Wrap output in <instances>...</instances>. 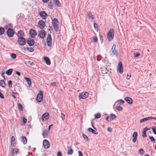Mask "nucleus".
Wrapping results in <instances>:
<instances>
[{"instance_id":"48","label":"nucleus","mask_w":156,"mask_h":156,"mask_svg":"<svg viewBox=\"0 0 156 156\" xmlns=\"http://www.w3.org/2000/svg\"><path fill=\"white\" fill-rule=\"evenodd\" d=\"M93 39L94 42H97L98 38L97 37H93Z\"/></svg>"},{"instance_id":"59","label":"nucleus","mask_w":156,"mask_h":156,"mask_svg":"<svg viewBox=\"0 0 156 156\" xmlns=\"http://www.w3.org/2000/svg\"><path fill=\"white\" fill-rule=\"evenodd\" d=\"M27 119L25 118L24 117L23 118V122L24 123H26L27 122Z\"/></svg>"},{"instance_id":"29","label":"nucleus","mask_w":156,"mask_h":156,"mask_svg":"<svg viewBox=\"0 0 156 156\" xmlns=\"http://www.w3.org/2000/svg\"><path fill=\"white\" fill-rule=\"evenodd\" d=\"M6 84L5 82L3 80H0V86L2 87H5V86Z\"/></svg>"},{"instance_id":"28","label":"nucleus","mask_w":156,"mask_h":156,"mask_svg":"<svg viewBox=\"0 0 156 156\" xmlns=\"http://www.w3.org/2000/svg\"><path fill=\"white\" fill-rule=\"evenodd\" d=\"M13 71L12 69H10L8 70L6 72V74L8 75H10L12 73Z\"/></svg>"},{"instance_id":"3","label":"nucleus","mask_w":156,"mask_h":156,"mask_svg":"<svg viewBox=\"0 0 156 156\" xmlns=\"http://www.w3.org/2000/svg\"><path fill=\"white\" fill-rule=\"evenodd\" d=\"M115 44L113 45L111 49L110 55H115L116 57L118 56V53L117 51L115 50Z\"/></svg>"},{"instance_id":"37","label":"nucleus","mask_w":156,"mask_h":156,"mask_svg":"<svg viewBox=\"0 0 156 156\" xmlns=\"http://www.w3.org/2000/svg\"><path fill=\"white\" fill-rule=\"evenodd\" d=\"M94 117L96 119H99L101 117V114L99 113H97L94 115Z\"/></svg>"},{"instance_id":"20","label":"nucleus","mask_w":156,"mask_h":156,"mask_svg":"<svg viewBox=\"0 0 156 156\" xmlns=\"http://www.w3.org/2000/svg\"><path fill=\"white\" fill-rule=\"evenodd\" d=\"M124 99L129 104H132L133 102V100L130 98L126 97Z\"/></svg>"},{"instance_id":"62","label":"nucleus","mask_w":156,"mask_h":156,"mask_svg":"<svg viewBox=\"0 0 156 156\" xmlns=\"http://www.w3.org/2000/svg\"><path fill=\"white\" fill-rule=\"evenodd\" d=\"M107 130L108 131L111 132L112 131V128L110 127H108L107 128Z\"/></svg>"},{"instance_id":"58","label":"nucleus","mask_w":156,"mask_h":156,"mask_svg":"<svg viewBox=\"0 0 156 156\" xmlns=\"http://www.w3.org/2000/svg\"><path fill=\"white\" fill-rule=\"evenodd\" d=\"M0 97L2 99L4 98L3 95L1 92H0Z\"/></svg>"},{"instance_id":"31","label":"nucleus","mask_w":156,"mask_h":156,"mask_svg":"<svg viewBox=\"0 0 156 156\" xmlns=\"http://www.w3.org/2000/svg\"><path fill=\"white\" fill-rule=\"evenodd\" d=\"M18 152V150L16 148H13L12 149V153L13 155L16 154Z\"/></svg>"},{"instance_id":"42","label":"nucleus","mask_w":156,"mask_h":156,"mask_svg":"<svg viewBox=\"0 0 156 156\" xmlns=\"http://www.w3.org/2000/svg\"><path fill=\"white\" fill-rule=\"evenodd\" d=\"M152 129L153 131V133L154 134H156V127L154 126L152 128Z\"/></svg>"},{"instance_id":"61","label":"nucleus","mask_w":156,"mask_h":156,"mask_svg":"<svg viewBox=\"0 0 156 156\" xmlns=\"http://www.w3.org/2000/svg\"><path fill=\"white\" fill-rule=\"evenodd\" d=\"M131 77V75L129 74V76L128 74H127V76L126 77V79L127 80H129L130 78V77Z\"/></svg>"},{"instance_id":"1","label":"nucleus","mask_w":156,"mask_h":156,"mask_svg":"<svg viewBox=\"0 0 156 156\" xmlns=\"http://www.w3.org/2000/svg\"><path fill=\"white\" fill-rule=\"evenodd\" d=\"M114 31L113 29H110L108 31L107 34V39L108 41L112 40L114 37Z\"/></svg>"},{"instance_id":"10","label":"nucleus","mask_w":156,"mask_h":156,"mask_svg":"<svg viewBox=\"0 0 156 156\" xmlns=\"http://www.w3.org/2000/svg\"><path fill=\"white\" fill-rule=\"evenodd\" d=\"M49 118V114L48 112H46L43 114L41 117V119L43 121L48 120Z\"/></svg>"},{"instance_id":"34","label":"nucleus","mask_w":156,"mask_h":156,"mask_svg":"<svg viewBox=\"0 0 156 156\" xmlns=\"http://www.w3.org/2000/svg\"><path fill=\"white\" fill-rule=\"evenodd\" d=\"M17 106L19 109L20 110L22 111L23 109V107L22 105L20 103H18L17 104Z\"/></svg>"},{"instance_id":"51","label":"nucleus","mask_w":156,"mask_h":156,"mask_svg":"<svg viewBox=\"0 0 156 156\" xmlns=\"http://www.w3.org/2000/svg\"><path fill=\"white\" fill-rule=\"evenodd\" d=\"M140 55V54L139 53H136V54H134V57L135 58H136L138 57Z\"/></svg>"},{"instance_id":"52","label":"nucleus","mask_w":156,"mask_h":156,"mask_svg":"<svg viewBox=\"0 0 156 156\" xmlns=\"http://www.w3.org/2000/svg\"><path fill=\"white\" fill-rule=\"evenodd\" d=\"M94 59H96L98 61H99L101 60V58H99L98 56L95 57Z\"/></svg>"},{"instance_id":"32","label":"nucleus","mask_w":156,"mask_h":156,"mask_svg":"<svg viewBox=\"0 0 156 156\" xmlns=\"http://www.w3.org/2000/svg\"><path fill=\"white\" fill-rule=\"evenodd\" d=\"M110 116V120H109V122H111L112 120L115 119L116 117L115 115L112 114H111Z\"/></svg>"},{"instance_id":"16","label":"nucleus","mask_w":156,"mask_h":156,"mask_svg":"<svg viewBox=\"0 0 156 156\" xmlns=\"http://www.w3.org/2000/svg\"><path fill=\"white\" fill-rule=\"evenodd\" d=\"M17 35L18 38H23V37L24 36V34L23 32L21 30L19 31L17 34Z\"/></svg>"},{"instance_id":"54","label":"nucleus","mask_w":156,"mask_h":156,"mask_svg":"<svg viewBox=\"0 0 156 156\" xmlns=\"http://www.w3.org/2000/svg\"><path fill=\"white\" fill-rule=\"evenodd\" d=\"M56 85V83L55 82L52 83H50V86H55Z\"/></svg>"},{"instance_id":"26","label":"nucleus","mask_w":156,"mask_h":156,"mask_svg":"<svg viewBox=\"0 0 156 156\" xmlns=\"http://www.w3.org/2000/svg\"><path fill=\"white\" fill-rule=\"evenodd\" d=\"M21 138L22 139V142H23L24 144H26L27 141V140L26 137L23 136H22Z\"/></svg>"},{"instance_id":"44","label":"nucleus","mask_w":156,"mask_h":156,"mask_svg":"<svg viewBox=\"0 0 156 156\" xmlns=\"http://www.w3.org/2000/svg\"><path fill=\"white\" fill-rule=\"evenodd\" d=\"M122 108L120 106H117L116 107V109L118 111H121L122 110Z\"/></svg>"},{"instance_id":"45","label":"nucleus","mask_w":156,"mask_h":156,"mask_svg":"<svg viewBox=\"0 0 156 156\" xmlns=\"http://www.w3.org/2000/svg\"><path fill=\"white\" fill-rule=\"evenodd\" d=\"M9 86V87H12V83L11 80H9L8 82Z\"/></svg>"},{"instance_id":"18","label":"nucleus","mask_w":156,"mask_h":156,"mask_svg":"<svg viewBox=\"0 0 156 156\" xmlns=\"http://www.w3.org/2000/svg\"><path fill=\"white\" fill-rule=\"evenodd\" d=\"M40 16L44 19H46L48 16L47 13L44 11H42L40 13Z\"/></svg>"},{"instance_id":"47","label":"nucleus","mask_w":156,"mask_h":156,"mask_svg":"<svg viewBox=\"0 0 156 156\" xmlns=\"http://www.w3.org/2000/svg\"><path fill=\"white\" fill-rule=\"evenodd\" d=\"M94 26L96 30H98V26L96 23H94Z\"/></svg>"},{"instance_id":"50","label":"nucleus","mask_w":156,"mask_h":156,"mask_svg":"<svg viewBox=\"0 0 156 156\" xmlns=\"http://www.w3.org/2000/svg\"><path fill=\"white\" fill-rule=\"evenodd\" d=\"M61 118L63 120H64L65 119V115L63 114V113H61Z\"/></svg>"},{"instance_id":"35","label":"nucleus","mask_w":156,"mask_h":156,"mask_svg":"<svg viewBox=\"0 0 156 156\" xmlns=\"http://www.w3.org/2000/svg\"><path fill=\"white\" fill-rule=\"evenodd\" d=\"M48 8L50 9H53V3L51 2H49V4L48 5Z\"/></svg>"},{"instance_id":"7","label":"nucleus","mask_w":156,"mask_h":156,"mask_svg":"<svg viewBox=\"0 0 156 156\" xmlns=\"http://www.w3.org/2000/svg\"><path fill=\"white\" fill-rule=\"evenodd\" d=\"M47 45L49 47H51L52 45V39L50 34H48L47 37Z\"/></svg>"},{"instance_id":"33","label":"nucleus","mask_w":156,"mask_h":156,"mask_svg":"<svg viewBox=\"0 0 156 156\" xmlns=\"http://www.w3.org/2000/svg\"><path fill=\"white\" fill-rule=\"evenodd\" d=\"M26 49H27L29 51L32 52L34 51V49L32 48H26L25 49V50H26Z\"/></svg>"},{"instance_id":"25","label":"nucleus","mask_w":156,"mask_h":156,"mask_svg":"<svg viewBox=\"0 0 156 156\" xmlns=\"http://www.w3.org/2000/svg\"><path fill=\"white\" fill-rule=\"evenodd\" d=\"M150 118H149V117H146L145 118L142 119L140 120V123H142V122H144L147 121V120H150Z\"/></svg>"},{"instance_id":"4","label":"nucleus","mask_w":156,"mask_h":156,"mask_svg":"<svg viewBox=\"0 0 156 156\" xmlns=\"http://www.w3.org/2000/svg\"><path fill=\"white\" fill-rule=\"evenodd\" d=\"M88 93L87 92H83L79 94V98L84 99L88 97Z\"/></svg>"},{"instance_id":"30","label":"nucleus","mask_w":156,"mask_h":156,"mask_svg":"<svg viewBox=\"0 0 156 156\" xmlns=\"http://www.w3.org/2000/svg\"><path fill=\"white\" fill-rule=\"evenodd\" d=\"M88 130L89 131L92 132L93 134L96 135L98 134V133L91 128H88Z\"/></svg>"},{"instance_id":"21","label":"nucleus","mask_w":156,"mask_h":156,"mask_svg":"<svg viewBox=\"0 0 156 156\" xmlns=\"http://www.w3.org/2000/svg\"><path fill=\"white\" fill-rule=\"evenodd\" d=\"M49 132L48 131V130L47 129L44 130L42 134V135L43 136V137L44 138L46 137L47 136Z\"/></svg>"},{"instance_id":"9","label":"nucleus","mask_w":156,"mask_h":156,"mask_svg":"<svg viewBox=\"0 0 156 156\" xmlns=\"http://www.w3.org/2000/svg\"><path fill=\"white\" fill-rule=\"evenodd\" d=\"M44 147L45 149H48L50 146V144L49 141L47 140H44L43 142Z\"/></svg>"},{"instance_id":"64","label":"nucleus","mask_w":156,"mask_h":156,"mask_svg":"<svg viewBox=\"0 0 156 156\" xmlns=\"http://www.w3.org/2000/svg\"><path fill=\"white\" fill-rule=\"evenodd\" d=\"M149 117V118H150V120H151L152 119H154L156 120V118L152 117Z\"/></svg>"},{"instance_id":"13","label":"nucleus","mask_w":156,"mask_h":156,"mask_svg":"<svg viewBox=\"0 0 156 156\" xmlns=\"http://www.w3.org/2000/svg\"><path fill=\"white\" fill-rule=\"evenodd\" d=\"M27 43L30 46H33L34 44V41L33 39L29 38L27 41Z\"/></svg>"},{"instance_id":"12","label":"nucleus","mask_w":156,"mask_h":156,"mask_svg":"<svg viewBox=\"0 0 156 156\" xmlns=\"http://www.w3.org/2000/svg\"><path fill=\"white\" fill-rule=\"evenodd\" d=\"M38 27L41 29H43L45 27V23L42 20H40L38 22Z\"/></svg>"},{"instance_id":"24","label":"nucleus","mask_w":156,"mask_h":156,"mask_svg":"<svg viewBox=\"0 0 156 156\" xmlns=\"http://www.w3.org/2000/svg\"><path fill=\"white\" fill-rule=\"evenodd\" d=\"M24 79L26 81L29 86V87L31 86V81L30 79L26 77H24Z\"/></svg>"},{"instance_id":"22","label":"nucleus","mask_w":156,"mask_h":156,"mask_svg":"<svg viewBox=\"0 0 156 156\" xmlns=\"http://www.w3.org/2000/svg\"><path fill=\"white\" fill-rule=\"evenodd\" d=\"M67 148L68 149L67 154L69 155H72L73 153V150L69 146H68Z\"/></svg>"},{"instance_id":"14","label":"nucleus","mask_w":156,"mask_h":156,"mask_svg":"<svg viewBox=\"0 0 156 156\" xmlns=\"http://www.w3.org/2000/svg\"><path fill=\"white\" fill-rule=\"evenodd\" d=\"M45 33L44 30H43L39 32L38 36L42 39H44L45 35Z\"/></svg>"},{"instance_id":"55","label":"nucleus","mask_w":156,"mask_h":156,"mask_svg":"<svg viewBox=\"0 0 156 156\" xmlns=\"http://www.w3.org/2000/svg\"><path fill=\"white\" fill-rule=\"evenodd\" d=\"M57 156H62V153L60 151H58L57 154Z\"/></svg>"},{"instance_id":"63","label":"nucleus","mask_w":156,"mask_h":156,"mask_svg":"<svg viewBox=\"0 0 156 156\" xmlns=\"http://www.w3.org/2000/svg\"><path fill=\"white\" fill-rule=\"evenodd\" d=\"M16 74L17 75L19 76H20V73L19 72H18V71H16Z\"/></svg>"},{"instance_id":"46","label":"nucleus","mask_w":156,"mask_h":156,"mask_svg":"<svg viewBox=\"0 0 156 156\" xmlns=\"http://www.w3.org/2000/svg\"><path fill=\"white\" fill-rule=\"evenodd\" d=\"M11 56L12 58L13 59H15L16 58V54L14 53H12L11 54Z\"/></svg>"},{"instance_id":"19","label":"nucleus","mask_w":156,"mask_h":156,"mask_svg":"<svg viewBox=\"0 0 156 156\" xmlns=\"http://www.w3.org/2000/svg\"><path fill=\"white\" fill-rule=\"evenodd\" d=\"M87 15L90 19L93 20L94 19V16L92 14V12L90 11L87 12Z\"/></svg>"},{"instance_id":"8","label":"nucleus","mask_w":156,"mask_h":156,"mask_svg":"<svg viewBox=\"0 0 156 156\" xmlns=\"http://www.w3.org/2000/svg\"><path fill=\"white\" fill-rule=\"evenodd\" d=\"M7 34L8 37H12L13 36L14 31L12 29L9 28L7 30Z\"/></svg>"},{"instance_id":"27","label":"nucleus","mask_w":156,"mask_h":156,"mask_svg":"<svg viewBox=\"0 0 156 156\" xmlns=\"http://www.w3.org/2000/svg\"><path fill=\"white\" fill-rule=\"evenodd\" d=\"M15 138L14 136H12L11 138V144L12 145V146H14L15 144Z\"/></svg>"},{"instance_id":"43","label":"nucleus","mask_w":156,"mask_h":156,"mask_svg":"<svg viewBox=\"0 0 156 156\" xmlns=\"http://www.w3.org/2000/svg\"><path fill=\"white\" fill-rule=\"evenodd\" d=\"M4 32V29L2 28H0V35L2 34Z\"/></svg>"},{"instance_id":"41","label":"nucleus","mask_w":156,"mask_h":156,"mask_svg":"<svg viewBox=\"0 0 156 156\" xmlns=\"http://www.w3.org/2000/svg\"><path fill=\"white\" fill-rule=\"evenodd\" d=\"M149 137L151 141L153 143H154L155 141V140L154 139V138L153 136H150Z\"/></svg>"},{"instance_id":"39","label":"nucleus","mask_w":156,"mask_h":156,"mask_svg":"<svg viewBox=\"0 0 156 156\" xmlns=\"http://www.w3.org/2000/svg\"><path fill=\"white\" fill-rule=\"evenodd\" d=\"M12 27V24H9L7 25H6L5 26V28L6 29H8V28L9 29V28H10Z\"/></svg>"},{"instance_id":"57","label":"nucleus","mask_w":156,"mask_h":156,"mask_svg":"<svg viewBox=\"0 0 156 156\" xmlns=\"http://www.w3.org/2000/svg\"><path fill=\"white\" fill-rule=\"evenodd\" d=\"M105 119L108 121H109V120H110V117L109 116H107L106 118H105Z\"/></svg>"},{"instance_id":"5","label":"nucleus","mask_w":156,"mask_h":156,"mask_svg":"<svg viewBox=\"0 0 156 156\" xmlns=\"http://www.w3.org/2000/svg\"><path fill=\"white\" fill-rule=\"evenodd\" d=\"M17 42L18 44L21 46H23L26 43V40L24 38H18Z\"/></svg>"},{"instance_id":"36","label":"nucleus","mask_w":156,"mask_h":156,"mask_svg":"<svg viewBox=\"0 0 156 156\" xmlns=\"http://www.w3.org/2000/svg\"><path fill=\"white\" fill-rule=\"evenodd\" d=\"M138 152L139 154L140 155H143L144 154V150L142 149H140L139 150Z\"/></svg>"},{"instance_id":"60","label":"nucleus","mask_w":156,"mask_h":156,"mask_svg":"<svg viewBox=\"0 0 156 156\" xmlns=\"http://www.w3.org/2000/svg\"><path fill=\"white\" fill-rule=\"evenodd\" d=\"M28 63L30 65H32L34 64V63L33 62H31L30 61H28Z\"/></svg>"},{"instance_id":"40","label":"nucleus","mask_w":156,"mask_h":156,"mask_svg":"<svg viewBox=\"0 0 156 156\" xmlns=\"http://www.w3.org/2000/svg\"><path fill=\"white\" fill-rule=\"evenodd\" d=\"M83 137L87 141H88L89 140L88 138L85 135L83 134Z\"/></svg>"},{"instance_id":"11","label":"nucleus","mask_w":156,"mask_h":156,"mask_svg":"<svg viewBox=\"0 0 156 156\" xmlns=\"http://www.w3.org/2000/svg\"><path fill=\"white\" fill-rule=\"evenodd\" d=\"M117 69L119 73L121 74L123 72V68L122 64L121 62H119Z\"/></svg>"},{"instance_id":"49","label":"nucleus","mask_w":156,"mask_h":156,"mask_svg":"<svg viewBox=\"0 0 156 156\" xmlns=\"http://www.w3.org/2000/svg\"><path fill=\"white\" fill-rule=\"evenodd\" d=\"M142 136L143 137L145 138L147 137V134L146 132H142Z\"/></svg>"},{"instance_id":"2","label":"nucleus","mask_w":156,"mask_h":156,"mask_svg":"<svg viewBox=\"0 0 156 156\" xmlns=\"http://www.w3.org/2000/svg\"><path fill=\"white\" fill-rule=\"evenodd\" d=\"M52 24L55 30L56 31H59L58 21L56 19H54L52 20Z\"/></svg>"},{"instance_id":"23","label":"nucleus","mask_w":156,"mask_h":156,"mask_svg":"<svg viewBox=\"0 0 156 156\" xmlns=\"http://www.w3.org/2000/svg\"><path fill=\"white\" fill-rule=\"evenodd\" d=\"M44 60L46 64L48 65H49L51 64V62L49 58L47 57H45L44 58Z\"/></svg>"},{"instance_id":"15","label":"nucleus","mask_w":156,"mask_h":156,"mask_svg":"<svg viewBox=\"0 0 156 156\" xmlns=\"http://www.w3.org/2000/svg\"><path fill=\"white\" fill-rule=\"evenodd\" d=\"M29 33L31 36L33 38L37 34V32L35 30L32 29L30 30Z\"/></svg>"},{"instance_id":"38","label":"nucleus","mask_w":156,"mask_h":156,"mask_svg":"<svg viewBox=\"0 0 156 156\" xmlns=\"http://www.w3.org/2000/svg\"><path fill=\"white\" fill-rule=\"evenodd\" d=\"M54 3L55 5H56L58 7H60L61 6V4L58 0L57 1H55V2H54Z\"/></svg>"},{"instance_id":"53","label":"nucleus","mask_w":156,"mask_h":156,"mask_svg":"<svg viewBox=\"0 0 156 156\" xmlns=\"http://www.w3.org/2000/svg\"><path fill=\"white\" fill-rule=\"evenodd\" d=\"M78 153L79 154V156H83V155L81 151H79Z\"/></svg>"},{"instance_id":"17","label":"nucleus","mask_w":156,"mask_h":156,"mask_svg":"<svg viewBox=\"0 0 156 156\" xmlns=\"http://www.w3.org/2000/svg\"><path fill=\"white\" fill-rule=\"evenodd\" d=\"M132 141L133 143H135L137 137V133L136 132H134L133 135Z\"/></svg>"},{"instance_id":"6","label":"nucleus","mask_w":156,"mask_h":156,"mask_svg":"<svg viewBox=\"0 0 156 156\" xmlns=\"http://www.w3.org/2000/svg\"><path fill=\"white\" fill-rule=\"evenodd\" d=\"M43 92L41 91L40 93H39L37 97V101L38 102H41L43 100Z\"/></svg>"},{"instance_id":"56","label":"nucleus","mask_w":156,"mask_h":156,"mask_svg":"<svg viewBox=\"0 0 156 156\" xmlns=\"http://www.w3.org/2000/svg\"><path fill=\"white\" fill-rule=\"evenodd\" d=\"M118 101L119 102V103L123 104L124 103V101L121 99L119 100Z\"/></svg>"}]
</instances>
